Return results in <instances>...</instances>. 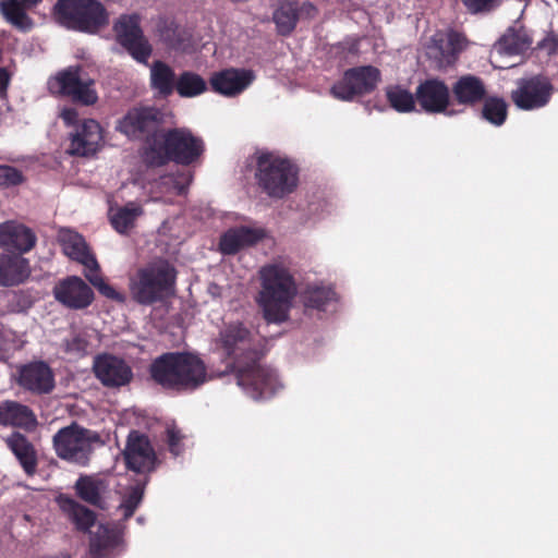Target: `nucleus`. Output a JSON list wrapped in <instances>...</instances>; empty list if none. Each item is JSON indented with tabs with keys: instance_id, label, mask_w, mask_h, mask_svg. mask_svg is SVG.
Wrapping results in <instances>:
<instances>
[{
	"instance_id": "7ed1b4c3",
	"label": "nucleus",
	"mask_w": 558,
	"mask_h": 558,
	"mask_svg": "<svg viewBox=\"0 0 558 558\" xmlns=\"http://www.w3.org/2000/svg\"><path fill=\"white\" fill-rule=\"evenodd\" d=\"M262 289L257 303L267 323L280 324L289 318L292 301L296 295V283L290 270L281 264L262 267Z\"/></svg>"
},
{
	"instance_id": "1a4fd4ad",
	"label": "nucleus",
	"mask_w": 558,
	"mask_h": 558,
	"mask_svg": "<svg viewBox=\"0 0 558 558\" xmlns=\"http://www.w3.org/2000/svg\"><path fill=\"white\" fill-rule=\"evenodd\" d=\"M96 444H101L100 435L76 422L60 428L52 437L57 457L78 466L89 464Z\"/></svg>"
},
{
	"instance_id": "e433bc0d",
	"label": "nucleus",
	"mask_w": 558,
	"mask_h": 558,
	"mask_svg": "<svg viewBox=\"0 0 558 558\" xmlns=\"http://www.w3.org/2000/svg\"><path fill=\"white\" fill-rule=\"evenodd\" d=\"M27 7L17 0H4L0 3L3 16L14 26L26 29L31 26L25 9Z\"/></svg>"
},
{
	"instance_id": "7c9ffc66",
	"label": "nucleus",
	"mask_w": 558,
	"mask_h": 558,
	"mask_svg": "<svg viewBox=\"0 0 558 558\" xmlns=\"http://www.w3.org/2000/svg\"><path fill=\"white\" fill-rule=\"evenodd\" d=\"M119 544L118 532L105 524H99L90 536L89 553L93 558H104L108 550Z\"/></svg>"
},
{
	"instance_id": "b1692460",
	"label": "nucleus",
	"mask_w": 558,
	"mask_h": 558,
	"mask_svg": "<svg viewBox=\"0 0 558 558\" xmlns=\"http://www.w3.org/2000/svg\"><path fill=\"white\" fill-rule=\"evenodd\" d=\"M0 425L31 430L36 427L37 418L32 409L17 401L0 402Z\"/></svg>"
},
{
	"instance_id": "4be33fe9",
	"label": "nucleus",
	"mask_w": 558,
	"mask_h": 558,
	"mask_svg": "<svg viewBox=\"0 0 558 558\" xmlns=\"http://www.w3.org/2000/svg\"><path fill=\"white\" fill-rule=\"evenodd\" d=\"M262 229L245 226L228 229L219 240V250L225 255H234L243 248L253 246L263 240Z\"/></svg>"
},
{
	"instance_id": "cd10ccee",
	"label": "nucleus",
	"mask_w": 558,
	"mask_h": 558,
	"mask_svg": "<svg viewBox=\"0 0 558 558\" xmlns=\"http://www.w3.org/2000/svg\"><path fill=\"white\" fill-rule=\"evenodd\" d=\"M177 78L174 70L161 60L150 65V86L162 97H169L175 90Z\"/></svg>"
},
{
	"instance_id": "f03ea898",
	"label": "nucleus",
	"mask_w": 558,
	"mask_h": 558,
	"mask_svg": "<svg viewBox=\"0 0 558 558\" xmlns=\"http://www.w3.org/2000/svg\"><path fill=\"white\" fill-rule=\"evenodd\" d=\"M149 376L166 390L192 392L207 381V367L196 354L167 352L151 362Z\"/></svg>"
},
{
	"instance_id": "49530a36",
	"label": "nucleus",
	"mask_w": 558,
	"mask_h": 558,
	"mask_svg": "<svg viewBox=\"0 0 558 558\" xmlns=\"http://www.w3.org/2000/svg\"><path fill=\"white\" fill-rule=\"evenodd\" d=\"M466 38L459 32L451 31L447 36V47L453 59L465 48Z\"/></svg>"
},
{
	"instance_id": "f704fd0d",
	"label": "nucleus",
	"mask_w": 558,
	"mask_h": 558,
	"mask_svg": "<svg viewBox=\"0 0 558 558\" xmlns=\"http://www.w3.org/2000/svg\"><path fill=\"white\" fill-rule=\"evenodd\" d=\"M206 81L197 73L184 71L177 78L175 90L181 97H196L206 92Z\"/></svg>"
},
{
	"instance_id": "a19ab883",
	"label": "nucleus",
	"mask_w": 558,
	"mask_h": 558,
	"mask_svg": "<svg viewBox=\"0 0 558 558\" xmlns=\"http://www.w3.org/2000/svg\"><path fill=\"white\" fill-rule=\"evenodd\" d=\"M145 485L146 482L131 486L124 494L120 508L123 510V518L125 520L133 517L136 509L143 501Z\"/></svg>"
},
{
	"instance_id": "aec40b11",
	"label": "nucleus",
	"mask_w": 558,
	"mask_h": 558,
	"mask_svg": "<svg viewBox=\"0 0 558 558\" xmlns=\"http://www.w3.org/2000/svg\"><path fill=\"white\" fill-rule=\"evenodd\" d=\"M101 141L100 124L93 119L84 120L71 135L69 153L81 157L94 155L99 149Z\"/></svg>"
},
{
	"instance_id": "9b49d317",
	"label": "nucleus",
	"mask_w": 558,
	"mask_h": 558,
	"mask_svg": "<svg viewBox=\"0 0 558 558\" xmlns=\"http://www.w3.org/2000/svg\"><path fill=\"white\" fill-rule=\"evenodd\" d=\"M380 82V71L373 65H361L348 69L340 81L335 83L331 95L343 101H351L356 96L373 93Z\"/></svg>"
},
{
	"instance_id": "8fccbe9b",
	"label": "nucleus",
	"mask_w": 558,
	"mask_h": 558,
	"mask_svg": "<svg viewBox=\"0 0 558 558\" xmlns=\"http://www.w3.org/2000/svg\"><path fill=\"white\" fill-rule=\"evenodd\" d=\"M538 47L545 50L549 56L558 53V35L550 33L539 44Z\"/></svg>"
},
{
	"instance_id": "f257e3e1",
	"label": "nucleus",
	"mask_w": 558,
	"mask_h": 558,
	"mask_svg": "<svg viewBox=\"0 0 558 558\" xmlns=\"http://www.w3.org/2000/svg\"><path fill=\"white\" fill-rule=\"evenodd\" d=\"M217 347L230 361L227 374L254 400L272 397L280 387L276 372L263 364L264 352L255 335L240 322L226 324L219 331Z\"/></svg>"
},
{
	"instance_id": "c756f323",
	"label": "nucleus",
	"mask_w": 558,
	"mask_h": 558,
	"mask_svg": "<svg viewBox=\"0 0 558 558\" xmlns=\"http://www.w3.org/2000/svg\"><path fill=\"white\" fill-rule=\"evenodd\" d=\"M60 508L68 514L78 532H88L96 522V513L72 498H62Z\"/></svg>"
},
{
	"instance_id": "09e8293b",
	"label": "nucleus",
	"mask_w": 558,
	"mask_h": 558,
	"mask_svg": "<svg viewBox=\"0 0 558 558\" xmlns=\"http://www.w3.org/2000/svg\"><path fill=\"white\" fill-rule=\"evenodd\" d=\"M98 292L106 296L107 299L117 301V302H123L124 296L122 293L118 292L112 286L107 283L105 280H99L98 287L96 288Z\"/></svg>"
},
{
	"instance_id": "864d4df0",
	"label": "nucleus",
	"mask_w": 558,
	"mask_h": 558,
	"mask_svg": "<svg viewBox=\"0 0 558 558\" xmlns=\"http://www.w3.org/2000/svg\"><path fill=\"white\" fill-rule=\"evenodd\" d=\"M86 269V272H85V277L86 279L95 287L97 288L98 287V283H99V280H105L101 276H100V268H99V264L97 263V267L95 269H90V268H85Z\"/></svg>"
},
{
	"instance_id": "473e14b6",
	"label": "nucleus",
	"mask_w": 558,
	"mask_h": 558,
	"mask_svg": "<svg viewBox=\"0 0 558 558\" xmlns=\"http://www.w3.org/2000/svg\"><path fill=\"white\" fill-rule=\"evenodd\" d=\"M155 35L158 37L159 41L169 49H180L184 41L177 22L167 16L158 17L155 26Z\"/></svg>"
},
{
	"instance_id": "37998d69",
	"label": "nucleus",
	"mask_w": 558,
	"mask_h": 558,
	"mask_svg": "<svg viewBox=\"0 0 558 558\" xmlns=\"http://www.w3.org/2000/svg\"><path fill=\"white\" fill-rule=\"evenodd\" d=\"M185 436L182 430L177 425H169L166 428V442L168 445V449L173 457H179L184 451V440Z\"/></svg>"
},
{
	"instance_id": "4d7b16f0",
	"label": "nucleus",
	"mask_w": 558,
	"mask_h": 558,
	"mask_svg": "<svg viewBox=\"0 0 558 558\" xmlns=\"http://www.w3.org/2000/svg\"><path fill=\"white\" fill-rule=\"evenodd\" d=\"M556 2L558 3V0H556Z\"/></svg>"
},
{
	"instance_id": "dca6fc26",
	"label": "nucleus",
	"mask_w": 558,
	"mask_h": 558,
	"mask_svg": "<svg viewBox=\"0 0 558 558\" xmlns=\"http://www.w3.org/2000/svg\"><path fill=\"white\" fill-rule=\"evenodd\" d=\"M53 296L70 310H85L95 299L93 289L77 276L60 280L53 288Z\"/></svg>"
},
{
	"instance_id": "3c124183",
	"label": "nucleus",
	"mask_w": 558,
	"mask_h": 558,
	"mask_svg": "<svg viewBox=\"0 0 558 558\" xmlns=\"http://www.w3.org/2000/svg\"><path fill=\"white\" fill-rule=\"evenodd\" d=\"M298 9H299V19L304 17V19L311 20V19L316 17V15L318 14L317 7L310 1H305L301 5L298 4Z\"/></svg>"
},
{
	"instance_id": "39448f33",
	"label": "nucleus",
	"mask_w": 558,
	"mask_h": 558,
	"mask_svg": "<svg viewBox=\"0 0 558 558\" xmlns=\"http://www.w3.org/2000/svg\"><path fill=\"white\" fill-rule=\"evenodd\" d=\"M177 274L168 260L160 259L147 264L130 279L132 299L141 305L165 302L175 293Z\"/></svg>"
},
{
	"instance_id": "f3484780",
	"label": "nucleus",
	"mask_w": 558,
	"mask_h": 558,
	"mask_svg": "<svg viewBox=\"0 0 558 558\" xmlns=\"http://www.w3.org/2000/svg\"><path fill=\"white\" fill-rule=\"evenodd\" d=\"M17 384L33 395H48L56 387L54 374L46 362H31L20 367Z\"/></svg>"
},
{
	"instance_id": "20e7f679",
	"label": "nucleus",
	"mask_w": 558,
	"mask_h": 558,
	"mask_svg": "<svg viewBox=\"0 0 558 558\" xmlns=\"http://www.w3.org/2000/svg\"><path fill=\"white\" fill-rule=\"evenodd\" d=\"M205 151L204 141L187 128L165 130L156 147H149L145 157L147 167H163L169 162L190 166Z\"/></svg>"
},
{
	"instance_id": "393cba45",
	"label": "nucleus",
	"mask_w": 558,
	"mask_h": 558,
	"mask_svg": "<svg viewBox=\"0 0 558 558\" xmlns=\"http://www.w3.org/2000/svg\"><path fill=\"white\" fill-rule=\"evenodd\" d=\"M62 250L71 259L82 264L85 268L97 267V259L90 253L85 239L77 232L68 230L60 236Z\"/></svg>"
},
{
	"instance_id": "72a5a7b5",
	"label": "nucleus",
	"mask_w": 558,
	"mask_h": 558,
	"mask_svg": "<svg viewBox=\"0 0 558 558\" xmlns=\"http://www.w3.org/2000/svg\"><path fill=\"white\" fill-rule=\"evenodd\" d=\"M481 117L495 126H501L508 117V104L498 96H486L482 101Z\"/></svg>"
},
{
	"instance_id": "ddd939ff",
	"label": "nucleus",
	"mask_w": 558,
	"mask_h": 558,
	"mask_svg": "<svg viewBox=\"0 0 558 558\" xmlns=\"http://www.w3.org/2000/svg\"><path fill=\"white\" fill-rule=\"evenodd\" d=\"M553 93L554 86L549 78L538 74L519 80L510 98L517 108L532 111L548 105Z\"/></svg>"
},
{
	"instance_id": "0eeeda50",
	"label": "nucleus",
	"mask_w": 558,
	"mask_h": 558,
	"mask_svg": "<svg viewBox=\"0 0 558 558\" xmlns=\"http://www.w3.org/2000/svg\"><path fill=\"white\" fill-rule=\"evenodd\" d=\"M53 16L68 29L87 34H96L109 23L108 12L98 0H58Z\"/></svg>"
},
{
	"instance_id": "bb28decb",
	"label": "nucleus",
	"mask_w": 558,
	"mask_h": 558,
	"mask_svg": "<svg viewBox=\"0 0 558 558\" xmlns=\"http://www.w3.org/2000/svg\"><path fill=\"white\" fill-rule=\"evenodd\" d=\"M31 275L28 260L20 255L0 256V286L11 287L24 282Z\"/></svg>"
},
{
	"instance_id": "4c0bfd02",
	"label": "nucleus",
	"mask_w": 558,
	"mask_h": 558,
	"mask_svg": "<svg viewBox=\"0 0 558 558\" xmlns=\"http://www.w3.org/2000/svg\"><path fill=\"white\" fill-rule=\"evenodd\" d=\"M335 291L326 287L308 288L303 294V302L306 308L325 311L326 306L335 299Z\"/></svg>"
},
{
	"instance_id": "5701e85b",
	"label": "nucleus",
	"mask_w": 558,
	"mask_h": 558,
	"mask_svg": "<svg viewBox=\"0 0 558 558\" xmlns=\"http://www.w3.org/2000/svg\"><path fill=\"white\" fill-rule=\"evenodd\" d=\"M453 99L458 105L475 107L487 96V88L484 81L473 74L460 76L451 87Z\"/></svg>"
},
{
	"instance_id": "412c9836",
	"label": "nucleus",
	"mask_w": 558,
	"mask_h": 558,
	"mask_svg": "<svg viewBox=\"0 0 558 558\" xmlns=\"http://www.w3.org/2000/svg\"><path fill=\"white\" fill-rule=\"evenodd\" d=\"M36 244V235L32 229L16 221L0 225V247L8 252L23 253L31 251Z\"/></svg>"
},
{
	"instance_id": "58836bf2",
	"label": "nucleus",
	"mask_w": 558,
	"mask_h": 558,
	"mask_svg": "<svg viewBox=\"0 0 558 558\" xmlns=\"http://www.w3.org/2000/svg\"><path fill=\"white\" fill-rule=\"evenodd\" d=\"M90 339L92 335L86 330L73 332L64 340V351L76 359L85 357L92 351Z\"/></svg>"
},
{
	"instance_id": "2f4dec72",
	"label": "nucleus",
	"mask_w": 558,
	"mask_h": 558,
	"mask_svg": "<svg viewBox=\"0 0 558 558\" xmlns=\"http://www.w3.org/2000/svg\"><path fill=\"white\" fill-rule=\"evenodd\" d=\"M532 39L523 26L509 27L499 38L498 46L500 50L508 54H519L530 48Z\"/></svg>"
},
{
	"instance_id": "de8ad7c7",
	"label": "nucleus",
	"mask_w": 558,
	"mask_h": 558,
	"mask_svg": "<svg viewBox=\"0 0 558 558\" xmlns=\"http://www.w3.org/2000/svg\"><path fill=\"white\" fill-rule=\"evenodd\" d=\"M337 53L343 58L348 56H357L360 53V40L359 39H347L339 43L336 47Z\"/></svg>"
},
{
	"instance_id": "4468645a",
	"label": "nucleus",
	"mask_w": 558,
	"mask_h": 558,
	"mask_svg": "<svg viewBox=\"0 0 558 558\" xmlns=\"http://www.w3.org/2000/svg\"><path fill=\"white\" fill-rule=\"evenodd\" d=\"M122 456L126 469L137 474H150L159 464L148 436L138 430L129 433Z\"/></svg>"
},
{
	"instance_id": "6e6552de",
	"label": "nucleus",
	"mask_w": 558,
	"mask_h": 558,
	"mask_svg": "<svg viewBox=\"0 0 558 558\" xmlns=\"http://www.w3.org/2000/svg\"><path fill=\"white\" fill-rule=\"evenodd\" d=\"M163 114L156 107H133L118 120L116 130L131 141L144 142L142 159L145 162L149 147H156L165 129Z\"/></svg>"
},
{
	"instance_id": "a878e982",
	"label": "nucleus",
	"mask_w": 558,
	"mask_h": 558,
	"mask_svg": "<svg viewBox=\"0 0 558 558\" xmlns=\"http://www.w3.org/2000/svg\"><path fill=\"white\" fill-rule=\"evenodd\" d=\"M5 445L13 452L25 473L34 474L37 468V452L28 438L19 432H13L5 438Z\"/></svg>"
},
{
	"instance_id": "a18cd8bd",
	"label": "nucleus",
	"mask_w": 558,
	"mask_h": 558,
	"mask_svg": "<svg viewBox=\"0 0 558 558\" xmlns=\"http://www.w3.org/2000/svg\"><path fill=\"white\" fill-rule=\"evenodd\" d=\"M471 14L489 13L496 10L501 0H460Z\"/></svg>"
},
{
	"instance_id": "2eb2a0df",
	"label": "nucleus",
	"mask_w": 558,
	"mask_h": 558,
	"mask_svg": "<svg viewBox=\"0 0 558 558\" xmlns=\"http://www.w3.org/2000/svg\"><path fill=\"white\" fill-rule=\"evenodd\" d=\"M93 373L107 388H120L129 385L133 379V371L121 356L112 353H99L94 357Z\"/></svg>"
},
{
	"instance_id": "ea45409f",
	"label": "nucleus",
	"mask_w": 558,
	"mask_h": 558,
	"mask_svg": "<svg viewBox=\"0 0 558 558\" xmlns=\"http://www.w3.org/2000/svg\"><path fill=\"white\" fill-rule=\"evenodd\" d=\"M100 481L94 480L90 476H81L75 483L76 495L84 501L99 506L101 502L100 495Z\"/></svg>"
},
{
	"instance_id": "a211bd4d",
	"label": "nucleus",
	"mask_w": 558,
	"mask_h": 558,
	"mask_svg": "<svg viewBox=\"0 0 558 558\" xmlns=\"http://www.w3.org/2000/svg\"><path fill=\"white\" fill-rule=\"evenodd\" d=\"M450 92L442 80L427 78L417 85L415 99L427 113H445L450 105Z\"/></svg>"
},
{
	"instance_id": "9d476101",
	"label": "nucleus",
	"mask_w": 558,
	"mask_h": 558,
	"mask_svg": "<svg viewBox=\"0 0 558 558\" xmlns=\"http://www.w3.org/2000/svg\"><path fill=\"white\" fill-rule=\"evenodd\" d=\"M142 17L137 13L122 14L113 24L117 43L138 63L148 65L153 46L141 27Z\"/></svg>"
},
{
	"instance_id": "6ab92c4d",
	"label": "nucleus",
	"mask_w": 558,
	"mask_h": 558,
	"mask_svg": "<svg viewBox=\"0 0 558 558\" xmlns=\"http://www.w3.org/2000/svg\"><path fill=\"white\" fill-rule=\"evenodd\" d=\"M252 70L229 68L215 72L209 80L211 89L220 95L232 97L245 90L254 81Z\"/></svg>"
},
{
	"instance_id": "79ce46f5",
	"label": "nucleus",
	"mask_w": 558,
	"mask_h": 558,
	"mask_svg": "<svg viewBox=\"0 0 558 558\" xmlns=\"http://www.w3.org/2000/svg\"><path fill=\"white\" fill-rule=\"evenodd\" d=\"M142 210L140 208H120L112 217L111 225L119 233H125L133 227Z\"/></svg>"
},
{
	"instance_id": "6e6d98bb",
	"label": "nucleus",
	"mask_w": 558,
	"mask_h": 558,
	"mask_svg": "<svg viewBox=\"0 0 558 558\" xmlns=\"http://www.w3.org/2000/svg\"><path fill=\"white\" fill-rule=\"evenodd\" d=\"M77 113L74 109H66L62 112V118L66 123H73Z\"/></svg>"
},
{
	"instance_id": "f8f14e48",
	"label": "nucleus",
	"mask_w": 558,
	"mask_h": 558,
	"mask_svg": "<svg viewBox=\"0 0 558 558\" xmlns=\"http://www.w3.org/2000/svg\"><path fill=\"white\" fill-rule=\"evenodd\" d=\"M82 68L80 65L69 66L60 71L49 81V89L52 94L70 98L73 102L85 106L94 105L97 99V93L93 88L94 81L82 78Z\"/></svg>"
},
{
	"instance_id": "5fc2aeb1",
	"label": "nucleus",
	"mask_w": 558,
	"mask_h": 558,
	"mask_svg": "<svg viewBox=\"0 0 558 558\" xmlns=\"http://www.w3.org/2000/svg\"><path fill=\"white\" fill-rule=\"evenodd\" d=\"M10 83V74L7 69L0 68V95H5Z\"/></svg>"
},
{
	"instance_id": "423d86ee",
	"label": "nucleus",
	"mask_w": 558,
	"mask_h": 558,
	"mask_svg": "<svg viewBox=\"0 0 558 558\" xmlns=\"http://www.w3.org/2000/svg\"><path fill=\"white\" fill-rule=\"evenodd\" d=\"M254 179L258 189L268 197L282 199L296 190L299 168L286 157L262 151L256 156Z\"/></svg>"
},
{
	"instance_id": "603ef678",
	"label": "nucleus",
	"mask_w": 558,
	"mask_h": 558,
	"mask_svg": "<svg viewBox=\"0 0 558 558\" xmlns=\"http://www.w3.org/2000/svg\"><path fill=\"white\" fill-rule=\"evenodd\" d=\"M86 269V272H85V277L86 279L95 287L97 288L98 287V283H99V280H105L101 276H100V268H99V264L97 263V267L95 269H90V268H85Z\"/></svg>"
},
{
	"instance_id": "c03bdc74",
	"label": "nucleus",
	"mask_w": 558,
	"mask_h": 558,
	"mask_svg": "<svg viewBox=\"0 0 558 558\" xmlns=\"http://www.w3.org/2000/svg\"><path fill=\"white\" fill-rule=\"evenodd\" d=\"M24 182L21 170L8 165H0V186L11 187Z\"/></svg>"
},
{
	"instance_id": "c85d7f7f",
	"label": "nucleus",
	"mask_w": 558,
	"mask_h": 558,
	"mask_svg": "<svg viewBox=\"0 0 558 558\" xmlns=\"http://www.w3.org/2000/svg\"><path fill=\"white\" fill-rule=\"evenodd\" d=\"M272 22L280 36H290L299 22V9L296 0L282 1L272 12Z\"/></svg>"
},
{
	"instance_id": "c9c22d12",
	"label": "nucleus",
	"mask_w": 558,
	"mask_h": 558,
	"mask_svg": "<svg viewBox=\"0 0 558 558\" xmlns=\"http://www.w3.org/2000/svg\"><path fill=\"white\" fill-rule=\"evenodd\" d=\"M386 98L390 107L398 112L407 113L415 110V94L400 85H391L386 88Z\"/></svg>"
}]
</instances>
